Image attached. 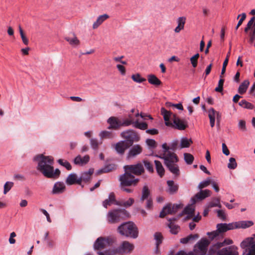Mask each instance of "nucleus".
I'll return each mask as SVG.
<instances>
[{"mask_svg": "<svg viewBox=\"0 0 255 255\" xmlns=\"http://www.w3.org/2000/svg\"><path fill=\"white\" fill-rule=\"evenodd\" d=\"M144 166L145 168L150 173H153L154 169L153 165L148 160H144L143 161Z\"/></svg>", "mask_w": 255, "mask_h": 255, "instance_id": "09e8293b", "label": "nucleus"}, {"mask_svg": "<svg viewBox=\"0 0 255 255\" xmlns=\"http://www.w3.org/2000/svg\"><path fill=\"white\" fill-rule=\"evenodd\" d=\"M116 202L117 201L116 200L115 194L112 192L109 194V198L103 202V205L105 208H107L108 206H110L113 203L115 204Z\"/></svg>", "mask_w": 255, "mask_h": 255, "instance_id": "bb28decb", "label": "nucleus"}, {"mask_svg": "<svg viewBox=\"0 0 255 255\" xmlns=\"http://www.w3.org/2000/svg\"><path fill=\"white\" fill-rule=\"evenodd\" d=\"M228 58L226 57V58L225 59V60H224V61L223 62L222 71H221L220 76L224 77V74H225V73L226 72V67L228 65Z\"/></svg>", "mask_w": 255, "mask_h": 255, "instance_id": "680f3d73", "label": "nucleus"}, {"mask_svg": "<svg viewBox=\"0 0 255 255\" xmlns=\"http://www.w3.org/2000/svg\"><path fill=\"white\" fill-rule=\"evenodd\" d=\"M224 81L225 80L223 78V76H220L218 86L215 89L216 92L221 93L223 91Z\"/></svg>", "mask_w": 255, "mask_h": 255, "instance_id": "a19ab883", "label": "nucleus"}, {"mask_svg": "<svg viewBox=\"0 0 255 255\" xmlns=\"http://www.w3.org/2000/svg\"><path fill=\"white\" fill-rule=\"evenodd\" d=\"M250 40L251 42H253L255 40V23L253 31L250 33Z\"/></svg>", "mask_w": 255, "mask_h": 255, "instance_id": "774afa93", "label": "nucleus"}, {"mask_svg": "<svg viewBox=\"0 0 255 255\" xmlns=\"http://www.w3.org/2000/svg\"><path fill=\"white\" fill-rule=\"evenodd\" d=\"M90 160V156L86 155L82 157L81 155H78L74 160V162L76 165H84L86 164Z\"/></svg>", "mask_w": 255, "mask_h": 255, "instance_id": "6ab92c4d", "label": "nucleus"}, {"mask_svg": "<svg viewBox=\"0 0 255 255\" xmlns=\"http://www.w3.org/2000/svg\"><path fill=\"white\" fill-rule=\"evenodd\" d=\"M154 163L157 173L160 177H162L164 174L165 171L161 163L158 160H155Z\"/></svg>", "mask_w": 255, "mask_h": 255, "instance_id": "473e14b6", "label": "nucleus"}, {"mask_svg": "<svg viewBox=\"0 0 255 255\" xmlns=\"http://www.w3.org/2000/svg\"><path fill=\"white\" fill-rule=\"evenodd\" d=\"M90 144L93 149H97L98 148L99 143L97 139L91 138L90 139Z\"/></svg>", "mask_w": 255, "mask_h": 255, "instance_id": "bf43d9fd", "label": "nucleus"}, {"mask_svg": "<svg viewBox=\"0 0 255 255\" xmlns=\"http://www.w3.org/2000/svg\"><path fill=\"white\" fill-rule=\"evenodd\" d=\"M153 203L151 198L146 200L145 207L147 209L151 210L152 208Z\"/></svg>", "mask_w": 255, "mask_h": 255, "instance_id": "338daca9", "label": "nucleus"}, {"mask_svg": "<svg viewBox=\"0 0 255 255\" xmlns=\"http://www.w3.org/2000/svg\"><path fill=\"white\" fill-rule=\"evenodd\" d=\"M109 16L107 14L100 15L97 18L96 21L94 22L92 26L93 28L94 29H97L104 21L109 18Z\"/></svg>", "mask_w": 255, "mask_h": 255, "instance_id": "b1692460", "label": "nucleus"}, {"mask_svg": "<svg viewBox=\"0 0 255 255\" xmlns=\"http://www.w3.org/2000/svg\"><path fill=\"white\" fill-rule=\"evenodd\" d=\"M117 230L121 235L133 239L138 237V229L135 224L132 222H128L121 224Z\"/></svg>", "mask_w": 255, "mask_h": 255, "instance_id": "39448f33", "label": "nucleus"}, {"mask_svg": "<svg viewBox=\"0 0 255 255\" xmlns=\"http://www.w3.org/2000/svg\"><path fill=\"white\" fill-rule=\"evenodd\" d=\"M34 160L37 162V169L46 177L51 170L53 164V158L51 156L38 154L34 157Z\"/></svg>", "mask_w": 255, "mask_h": 255, "instance_id": "20e7f679", "label": "nucleus"}, {"mask_svg": "<svg viewBox=\"0 0 255 255\" xmlns=\"http://www.w3.org/2000/svg\"><path fill=\"white\" fill-rule=\"evenodd\" d=\"M134 127L141 130H145L147 128L148 125L146 123H139L137 120L134 123Z\"/></svg>", "mask_w": 255, "mask_h": 255, "instance_id": "37998d69", "label": "nucleus"}, {"mask_svg": "<svg viewBox=\"0 0 255 255\" xmlns=\"http://www.w3.org/2000/svg\"><path fill=\"white\" fill-rule=\"evenodd\" d=\"M199 238V236L197 234L190 235L186 238H182L180 240V242L182 244H185L189 243L191 240H194L195 239Z\"/></svg>", "mask_w": 255, "mask_h": 255, "instance_id": "58836bf2", "label": "nucleus"}, {"mask_svg": "<svg viewBox=\"0 0 255 255\" xmlns=\"http://www.w3.org/2000/svg\"><path fill=\"white\" fill-rule=\"evenodd\" d=\"M13 183L12 182H6L4 185L3 193L6 194L12 188Z\"/></svg>", "mask_w": 255, "mask_h": 255, "instance_id": "6e6d98bb", "label": "nucleus"}, {"mask_svg": "<svg viewBox=\"0 0 255 255\" xmlns=\"http://www.w3.org/2000/svg\"><path fill=\"white\" fill-rule=\"evenodd\" d=\"M148 82L155 86H159L161 84V81L158 79L154 75H149L147 77Z\"/></svg>", "mask_w": 255, "mask_h": 255, "instance_id": "7c9ffc66", "label": "nucleus"}, {"mask_svg": "<svg viewBox=\"0 0 255 255\" xmlns=\"http://www.w3.org/2000/svg\"><path fill=\"white\" fill-rule=\"evenodd\" d=\"M121 136L126 139V142L131 146L134 142H137L140 140L139 135L132 129L127 130L121 133Z\"/></svg>", "mask_w": 255, "mask_h": 255, "instance_id": "1a4fd4ad", "label": "nucleus"}, {"mask_svg": "<svg viewBox=\"0 0 255 255\" xmlns=\"http://www.w3.org/2000/svg\"><path fill=\"white\" fill-rule=\"evenodd\" d=\"M186 17L184 16L179 17L177 19V26L174 29L175 33H179L181 30L184 29V25L186 22Z\"/></svg>", "mask_w": 255, "mask_h": 255, "instance_id": "393cba45", "label": "nucleus"}, {"mask_svg": "<svg viewBox=\"0 0 255 255\" xmlns=\"http://www.w3.org/2000/svg\"><path fill=\"white\" fill-rule=\"evenodd\" d=\"M134 202V199L133 198H130L127 201H121L116 202L115 204L120 206L128 207L131 206L133 204Z\"/></svg>", "mask_w": 255, "mask_h": 255, "instance_id": "72a5a7b5", "label": "nucleus"}, {"mask_svg": "<svg viewBox=\"0 0 255 255\" xmlns=\"http://www.w3.org/2000/svg\"><path fill=\"white\" fill-rule=\"evenodd\" d=\"M215 255H239L237 249L233 246L217 250Z\"/></svg>", "mask_w": 255, "mask_h": 255, "instance_id": "ddd939ff", "label": "nucleus"}, {"mask_svg": "<svg viewBox=\"0 0 255 255\" xmlns=\"http://www.w3.org/2000/svg\"><path fill=\"white\" fill-rule=\"evenodd\" d=\"M114 242V240L112 238L100 237L95 242L94 248L97 250L103 249L112 245Z\"/></svg>", "mask_w": 255, "mask_h": 255, "instance_id": "9b49d317", "label": "nucleus"}, {"mask_svg": "<svg viewBox=\"0 0 255 255\" xmlns=\"http://www.w3.org/2000/svg\"><path fill=\"white\" fill-rule=\"evenodd\" d=\"M65 39L69 42V43L73 46H76L80 44V41L78 39L75 34H72V36H66Z\"/></svg>", "mask_w": 255, "mask_h": 255, "instance_id": "c756f323", "label": "nucleus"}, {"mask_svg": "<svg viewBox=\"0 0 255 255\" xmlns=\"http://www.w3.org/2000/svg\"><path fill=\"white\" fill-rule=\"evenodd\" d=\"M94 173V169L92 168L90 169L88 171L85 172L81 174V177L79 178L80 180V185L82 182H88L90 181L91 178V176Z\"/></svg>", "mask_w": 255, "mask_h": 255, "instance_id": "412c9836", "label": "nucleus"}, {"mask_svg": "<svg viewBox=\"0 0 255 255\" xmlns=\"http://www.w3.org/2000/svg\"><path fill=\"white\" fill-rule=\"evenodd\" d=\"M66 183L69 185L75 184H77L80 185V180L75 173H71L69 174L66 180Z\"/></svg>", "mask_w": 255, "mask_h": 255, "instance_id": "aec40b11", "label": "nucleus"}, {"mask_svg": "<svg viewBox=\"0 0 255 255\" xmlns=\"http://www.w3.org/2000/svg\"><path fill=\"white\" fill-rule=\"evenodd\" d=\"M132 79L137 83H142L146 81L145 78L141 77L140 75L139 74H136L135 75H132L131 76Z\"/></svg>", "mask_w": 255, "mask_h": 255, "instance_id": "603ef678", "label": "nucleus"}, {"mask_svg": "<svg viewBox=\"0 0 255 255\" xmlns=\"http://www.w3.org/2000/svg\"><path fill=\"white\" fill-rule=\"evenodd\" d=\"M58 162L62 166L65 167L67 170H70L72 169V166L70 163L67 160H64L62 159H59Z\"/></svg>", "mask_w": 255, "mask_h": 255, "instance_id": "49530a36", "label": "nucleus"}, {"mask_svg": "<svg viewBox=\"0 0 255 255\" xmlns=\"http://www.w3.org/2000/svg\"><path fill=\"white\" fill-rule=\"evenodd\" d=\"M161 114L163 116L167 126H172L179 130H184L187 127V122L181 120L175 114L166 110L164 108H161Z\"/></svg>", "mask_w": 255, "mask_h": 255, "instance_id": "7ed1b4c3", "label": "nucleus"}, {"mask_svg": "<svg viewBox=\"0 0 255 255\" xmlns=\"http://www.w3.org/2000/svg\"><path fill=\"white\" fill-rule=\"evenodd\" d=\"M250 82L249 80H245L241 83L238 89V92L240 94H244L247 91V90L249 86Z\"/></svg>", "mask_w": 255, "mask_h": 255, "instance_id": "2f4dec72", "label": "nucleus"}, {"mask_svg": "<svg viewBox=\"0 0 255 255\" xmlns=\"http://www.w3.org/2000/svg\"><path fill=\"white\" fill-rule=\"evenodd\" d=\"M183 205L181 204H171V211L172 214H175L179 209L182 208Z\"/></svg>", "mask_w": 255, "mask_h": 255, "instance_id": "5fc2aeb1", "label": "nucleus"}, {"mask_svg": "<svg viewBox=\"0 0 255 255\" xmlns=\"http://www.w3.org/2000/svg\"><path fill=\"white\" fill-rule=\"evenodd\" d=\"M171 211V204H167L166 206L163 207V209L160 213L159 217L160 218H164L167 214H172Z\"/></svg>", "mask_w": 255, "mask_h": 255, "instance_id": "c9c22d12", "label": "nucleus"}, {"mask_svg": "<svg viewBox=\"0 0 255 255\" xmlns=\"http://www.w3.org/2000/svg\"><path fill=\"white\" fill-rule=\"evenodd\" d=\"M240 16H241V18L238 23L239 26H241L242 24L243 21L245 20L247 15L245 13H242L241 14L238 15L237 19H239Z\"/></svg>", "mask_w": 255, "mask_h": 255, "instance_id": "0e129e2a", "label": "nucleus"}, {"mask_svg": "<svg viewBox=\"0 0 255 255\" xmlns=\"http://www.w3.org/2000/svg\"><path fill=\"white\" fill-rule=\"evenodd\" d=\"M107 122L110 125L108 127V129H118L121 127V121L115 117H110Z\"/></svg>", "mask_w": 255, "mask_h": 255, "instance_id": "f3484780", "label": "nucleus"}, {"mask_svg": "<svg viewBox=\"0 0 255 255\" xmlns=\"http://www.w3.org/2000/svg\"><path fill=\"white\" fill-rule=\"evenodd\" d=\"M124 169L127 170L131 174L136 176L141 175L145 171L143 165L141 162H138L135 164L125 165Z\"/></svg>", "mask_w": 255, "mask_h": 255, "instance_id": "9d476101", "label": "nucleus"}, {"mask_svg": "<svg viewBox=\"0 0 255 255\" xmlns=\"http://www.w3.org/2000/svg\"><path fill=\"white\" fill-rule=\"evenodd\" d=\"M134 245L128 241H124L121 245L116 249L118 254L123 255L130 253L134 249Z\"/></svg>", "mask_w": 255, "mask_h": 255, "instance_id": "f8f14e48", "label": "nucleus"}, {"mask_svg": "<svg viewBox=\"0 0 255 255\" xmlns=\"http://www.w3.org/2000/svg\"><path fill=\"white\" fill-rule=\"evenodd\" d=\"M199 54L197 53L190 58L191 63L194 68L196 67L197 66L198 59L199 58Z\"/></svg>", "mask_w": 255, "mask_h": 255, "instance_id": "864d4df0", "label": "nucleus"}, {"mask_svg": "<svg viewBox=\"0 0 255 255\" xmlns=\"http://www.w3.org/2000/svg\"><path fill=\"white\" fill-rule=\"evenodd\" d=\"M237 167V163L235 158L231 157L229 159V163L228 164V167L231 169H235Z\"/></svg>", "mask_w": 255, "mask_h": 255, "instance_id": "8fccbe9b", "label": "nucleus"}, {"mask_svg": "<svg viewBox=\"0 0 255 255\" xmlns=\"http://www.w3.org/2000/svg\"><path fill=\"white\" fill-rule=\"evenodd\" d=\"M142 152V147L139 144H135L131 147L127 154V158L130 159L135 157Z\"/></svg>", "mask_w": 255, "mask_h": 255, "instance_id": "4468645a", "label": "nucleus"}, {"mask_svg": "<svg viewBox=\"0 0 255 255\" xmlns=\"http://www.w3.org/2000/svg\"><path fill=\"white\" fill-rule=\"evenodd\" d=\"M211 181L210 178H208L206 181L201 182L198 185V188L202 189L204 188L207 187L211 183Z\"/></svg>", "mask_w": 255, "mask_h": 255, "instance_id": "4d7b16f0", "label": "nucleus"}, {"mask_svg": "<svg viewBox=\"0 0 255 255\" xmlns=\"http://www.w3.org/2000/svg\"><path fill=\"white\" fill-rule=\"evenodd\" d=\"M130 146H131L130 144L127 143L126 141L122 140L115 144V148L118 153L123 155L124 154L125 151Z\"/></svg>", "mask_w": 255, "mask_h": 255, "instance_id": "dca6fc26", "label": "nucleus"}, {"mask_svg": "<svg viewBox=\"0 0 255 255\" xmlns=\"http://www.w3.org/2000/svg\"><path fill=\"white\" fill-rule=\"evenodd\" d=\"M154 239L156 241V250L155 254L158 255L159 254V246L162 243L163 240L162 235L160 233H155L154 236Z\"/></svg>", "mask_w": 255, "mask_h": 255, "instance_id": "a878e982", "label": "nucleus"}, {"mask_svg": "<svg viewBox=\"0 0 255 255\" xmlns=\"http://www.w3.org/2000/svg\"><path fill=\"white\" fill-rule=\"evenodd\" d=\"M238 127L239 129L242 131H247V128L246 125V122L244 120H240L239 121L238 124Z\"/></svg>", "mask_w": 255, "mask_h": 255, "instance_id": "13d9d810", "label": "nucleus"}, {"mask_svg": "<svg viewBox=\"0 0 255 255\" xmlns=\"http://www.w3.org/2000/svg\"><path fill=\"white\" fill-rule=\"evenodd\" d=\"M146 143L148 146L149 148L154 149L157 147V143L155 140L152 139H147L146 140Z\"/></svg>", "mask_w": 255, "mask_h": 255, "instance_id": "3c124183", "label": "nucleus"}, {"mask_svg": "<svg viewBox=\"0 0 255 255\" xmlns=\"http://www.w3.org/2000/svg\"><path fill=\"white\" fill-rule=\"evenodd\" d=\"M168 189L167 191L170 194L176 193L178 190V185L175 183L172 180H168L167 181Z\"/></svg>", "mask_w": 255, "mask_h": 255, "instance_id": "4be33fe9", "label": "nucleus"}, {"mask_svg": "<svg viewBox=\"0 0 255 255\" xmlns=\"http://www.w3.org/2000/svg\"><path fill=\"white\" fill-rule=\"evenodd\" d=\"M125 170V173L120 175L119 181L120 186H136L139 181L138 178H136L133 174H131L127 170Z\"/></svg>", "mask_w": 255, "mask_h": 255, "instance_id": "6e6552de", "label": "nucleus"}, {"mask_svg": "<svg viewBox=\"0 0 255 255\" xmlns=\"http://www.w3.org/2000/svg\"><path fill=\"white\" fill-rule=\"evenodd\" d=\"M129 213L125 209H114L108 212L107 220L109 223L115 224L129 218Z\"/></svg>", "mask_w": 255, "mask_h": 255, "instance_id": "423d86ee", "label": "nucleus"}, {"mask_svg": "<svg viewBox=\"0 0 255 255\" xmlns=\"http://www.w3.org/2000/svg\"><path fill=\"white\" fill-rule=\"evenodd\" d=\"M184 157L185 162L188 164H191L194 160V156L190 153H185L184 154Z\"/></svg>", "mask_w": 255, "mask_h": 255, "instance_id": "a18cd8bd", "label": "nucleus"}, {"mask_svg": "<svg viewBox=\"0 0 255 255\" xmlns=\"http://www.w3.org/2000/svg\"><path fill=\"white\" fill-rule=\"evenodd\" d=\"M162 147L164 149L163 153L156 156L164 159V163L169 170L175 175L178 176L180 174V171L176 164L178 161L177 156L174 152L169 151V145L168 146L166 143H163Z\"/></svg>", "mask_w": 255, "mask_h": 255, "instance_id": "f257e3e1", "label": "nucleus"}, {"mask_svg": "<svg viewBox=\"0 0 255 255\" xmlns=\"http://www.w3.org/2000/svg\"><path fill=\"white\" fill-rule=\"evenodd\" d=\"M240 246L243 250L242 255H255V234L243 240Z\"/></svg>", "mask_w": 255, "mask_h": 255, "instance_id": "0eeeda50", "label": "nucleus"}, {"mask_svg": "<svg viewBox=\"0 0 255 255\" xmlns=\"http://www.w3.org/2000/svg\"><path fill=\"white\" fill-rule=\"evenodd\" d=\"M100 136L101 138H112L113 137L114 135L112 132L104 130L100 133Z\"/></svg>", "mask_w": 255, "mask_h": 255, "instance_id": "c03bdc74", "label": "nucleus"}, {"mask_svg": "<svg viewBox=\"0 0 255 255\" xmlns=\"http://www.w3.org/2000/svg\"><path fill=\"white\" fill-rule=\"evenodd\" d=\"M132 124V120L128 119L124 120L123 121H121V127H127Z\"/></svg>", "mask_w": 255, "mask_h": 255, "instance_id": "69168bd1", "label": "nucleus"}, {"mask_svg": "<svg viewBox=\"0 0 255 255\" xmlns=\"http://www.w3.org/2000/svg\"><path fill=\"white\" fill-rule=\"evenodd\" d=\"M239 105L240 106L248 109H253L254 108V106L253 104L245 100H242L239 102Z\"/></svg>", "mask_w": 255, "mask_h": 255, "instance_id": "79ce46f5", "label": "nucleus"}, {"mask_svg": "<svg viewBox=\"0 0 255 255\" xmlns=\"http://www.w3.org/2000/svg\"><path fill=\"white\" fill-rule=\"evenodd\" d=\"M211 192L210 190L206 189L204 190H201L197 193L194 197L191 199L193 204H195L197 200H202L211 195Z\"/></svg>", "mask_w": 255, "mask_h": 255, "instance_id": "2eb2a0df", "label": "nucleus"}, {"mask_svg": "<svg viewBox=\"0 0 255 255\" xmlns=\"http://www.w3.org/2000/svg\"><path fill=\"white\" fill-rule=\"evenodd\" d=\"M178 140L173 141L169 145V149L175 151L178 147Z\"/></svg>", "mask_w": 255, "mask_h": 255, "instance_id": "e2e57ef3", "label": "nucleus"}, {"mask_svg": "<svg viewBox=\"0 0 255 255\" xmlns=\"http://www.w3.org/2000/svg\"><path fill=\"white\" fill-rule=\"evenodd\" d=\"M208 208H211L214 207H218L219 208H221L222 205L220 203V198L216 197L214 198L211 201H210L208 205Z\"/></svg>", "mask_w": 255, "mask_h": 255, "instance_id": "f704fd0d", "label": "nucleus"}, {"mask_svg": "<svg viewBox=\"0 0 255 255\" xmlns=\"http://www.w3.org/2000/svg\"><path fill=\"white\" fill-rule=\"evenodd\" d=\"M149 196L150 191L148 189V187L147 185H144L143 187L142 190L141 197L140 199V201L141 203H143L145 200H147V199H149V198H151L150 197H149Z\"/></svg>", "mask_w": 255, "mask_h": 255, "instance_id": "c85d7f7f", "label": "nucleus"}, {"mask_svg": "<svg viewBox=\"0 0 255 255\" xmlns=\"http://www.w3.org/2000/svg\"><path fill=\"white\" fill-rule=\"evenodd\" d=\"M194 208H193L191 205H188L184 209L182 213L179 215V217H180L184 214H187V218H190L194 216Z\"/></svg>", "mask_w": 255, "mask_h": 255, "instance_id": "cd10ccee", "label": "nucleus"}, {"mask_svg": "<svg viewBox=\"0 0 255 255\" xmlns=\"http://www.w3.org/2000/svg\"><path fill=\"white\" fill-rule=\"evenodd\" d=\"M233 243V241L231 240L228 239L225 240L223 243H218L213 246L212 248H210L209 252V255H215V252H216L217 250L220 249L221 247L223 246V244H225L227 245H230Z\"/></svg>", "mask_w": 255, "mask_h": 255, "instance_id": "a211bd4d", "label": "nucleus"}, {"mask_svg": "<svg viewBox=\"0 0 255 255\" xmlns=\"http://www.w3.org/2000/svg\"><path fill=\"white\" fill-rule=\"evenodd\" d=\"M217 216L222 220H225L226 219V215L224 211L222 210H217Z\"/></svg>", "mask_w": 255, "mask_h": 255, "instance_id": "052dcab7", "label": "nucleus"}, {"mask_svg": "<svg viewBox=\"0 0 255 255\" xmlns=\"http://www.w3.org/2000/svg\"><path fill=\"white\" fill-rule=\"evenodd\" d=\"M65 189V186L63 182H58L55 183L52 193L53 194H60L63 193Z\"/></svg>", "mask_w": 255, "mask_h": 255, "instance_id": "5701e85b", "label": "nucleus"}, {"mask_svg": "<svg viewBox=\"0 0 255 255\" xmlns=\"http://www.w3.org/2000/svg\"><path fill=\"white\" fill-rule=\"evenodd\" d=\"M254 225L252 221H241L232 223H220L217 225V230L208 233L207 235L212 239L219 235L220 234L224 233L228 230L236 229H246Z\"/></svg>", "mask_w": 255, "mask_h": 255, "instance_id": "f03ea898", "label": "nucleus"}, {"mask_svg": "<svg viewBox=\"0 0 255 255\" xmlns=\"http://www.w3.org/2000/svg\"><path fill=\"white\" fill-rule=\"evenodd\" d=\"M193 141L191 139H187L186 137H183L181 139L180 148L189 147Z\"/></svg>", "mask_w": 255, "mask_h": 255, "instance_id": "4c0bfd02", "label": "nucleus"}, {"mask_svg": "<svg viewBox=\"0 0 255 255\" xmlns=\"http://www.w3.org/2000/svg\"><path fill=\"white\" fill-rule=\"evenodd\" d=\"M60 174V171L58 169L54 170V167L52 166L51 170L49 172L47 178H57Z\"/></svg>", "mask_w": 255, "mask_h": 255, "instance_id": "e433bc0d", "label": "nucleus"}, {"mask_svg": "<svg viewBox=\"0 0 255 255\" xmlns=\"http://www.w3.org/2000/svg\"><path fill=\"white\" fill-rule=\"evenodd\" d=\"M99 255H116L118 254L116 249L107 250L104 252H98Z\"/></svg>", "mask_w": 255, "mask_h": 255, "instance_id": "de8ad7c7", "label": "nucleus"}, {"mask_svg": "<svg viewBox=\"0 0 255 255\" xmlns=\"http://www.w3.org/2000/svg\"><path fill=\"white\" fill-rule=\"evenodd\" d=\"M168 227L170 229V232L172 234H177L179 230L180 227L175 224H174L173 223H169L168 225Z\"/></svg>", "mask_w": 255, "mask_h": 255, "instance_id": "ea45409f", "label": "nucleus"}]
</instances>
